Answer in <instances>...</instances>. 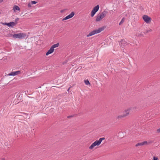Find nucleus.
Here are the masks:
<instances>
[{
    "instance_id": "obj_23",
    "label": "nucleus",
    "mask_w": 160,
    "mask_h": 160,
    "mask_svg": "<svg viewBox=\"0 0 160 160\" xmlns=\"http://www.w3.org/2000/svg\"><path fill=\"white\" fill-rule=\"evenodd\" d=\"M26 115H27V116L26 117V119H29L30 118V116L28 114H25Z\"/></svg>"
},
{
    "instance_id": "obj_7",
    "label": "nucleus",
    "mask_w": 160,
    "mask_h": 160,
    "mask_svg": "<svg viewBox=\"0 0 160 160\" xmlns=\"http://www.w3.org/2000/svg\"><path fill=\"white\" fill-rule=\"evenodd\" d=\"M22 73V71H17L15 72H12L8 74V76H16Z\"/></svg>"
},
{
    "instance_id": "obj_2",
    "label": "nucleus",
    "mask_w": 160,
    "mask_h": 160,
    "mask_svg": "<svg viewBox=\"0 0 160 160\" xmlns=\"http://www.w3.org/2000/svg\"><path fill=\"white\" fill-rule=\"evenodd\" d=\"M105 139V138H100L98 140H96L89 147V149H92L96 146H99L101 143L102 140Z\"/></svg>"
},
{
    "instance_id": "obj_22",
    "label": "nucleus",
    "mask_w": 160,
    "mask_h": 160,
    "mask_svg": "<svg viewBox=\"0 0 160 160\" xmlns=\"http://www.w3.org/2000/svg\"><path fill=\"white\" fill-rule=\"evenodd\" d=\"M12 35V34H11V33H9V34H8L7 35V37H12V35Z\"/></svg>"
},
{
    "instance_id": "obj_10",
    "label": "nucleus",
    "mask_w": 160,
    "mask_h": 160,
    "mask_svg": "<svg viewBox=\"0 0 160 160\" xmlns=\"http://www.w3.org/2000/svg\"><path fill=\"white\" fill-rule=\"evenodd\" d=\"M148 144V143L146 141H144V142H139L137 144L135 145L136 147H138L139 146H142L143 145H147Z\"/></svg>"
},
{
    "instance_id": "obj_13",
    "label": "nucleus",
    "mask_w": 160,
    "mask_h": 160,
    "mask_svg": "<svg viewBox=\"0 0 160 160\" xmlns=\"http://www.w3.org/2000/svg\"><path fill=\"white\" fill-rule=\"evenodd\" d=\"M124 117H124V115L123 114L122 115H118L116 117V120H119Z\"/></svg>"
},
{
    "instance_id": "obj_24",
    "label": "nucleus",
    "mask_w": 160,
    "mask_h": 160,
    "mask_svg": "<svg viewBox=\"0 0 160 160\" xmlns=\"http://www.w3.org/2000/svg\"><path fill=\"white\" fill-rule=\"evenodd\" d=\"M31 3H29L28 4V6L29 8L31 7H32Z\"/></svg>"
},
{
    "instance_id": "obj_19",
    "label": "nucleus",
    "mask_w": 160,
    "mask_h": 160,
    "mask_svg": "<svg viewBox=\"0 0 160 160\" xmlns=\"http://www.w3.org/2000/svg\"><path fill=\"white\" fill-rule=\"evenodd\" d=\"M37 2H36V1H32L31 2V3L32 4H36V3H37Z\"/></svg>"
},
{
    "instance_id": "obj_17",
    "label": "nucleus",
    "mask_w": 160,
    "mask_h": 160,
    "mask_svg": "<svg viewBox=\"0 0 160 160\" xmlns=\"http://www.w3.org/2000/svg\"><path fill=\"white\" fill-rule=\"evenodd\" d=\"M84 82L86 85H90V83L88 80H85L84 81Z\"/></svg>"
},
{
    "instance_id": "obj_21",
    "label": "nucleus",
    "mask_w": 160,
    "mask_h": 160,
    "mask_svg": "<svg viewBox=\"0 0 160 160\" xmlns=\"http://www.w3.org/2000/svg\"><path fill=\"white\" fill-rule=\"evenodd\" d=\"M152 30L151 29H148V30H146V33H148V32H151L152 31Z\"/></svg>"
},
{
    "instance_id": "obj_4",
    "label": "nucleus",
    "mask_w": 160,
    "mask_h": 160,
    "mask_svg": "<svg viewBox=\"0 0 160 160\" xmlns=\"http://www.w3.org/2000/svg\"><path fill=\"white\" fill-rule=\"evenodd\" d=\"M26 35L24 33H19L15 34L12 35V37L15 38L22 39L25 38Z\"/></svg>"
},
{
    "instance_id": "obj_18",
    "label": "nucleus",
    "mask_w": 160,
    "mask_h": 160,
    "mask_svg": "<svg viewBox=\"0 0 160 160\" xmlns=\"http://www.w3.org/2000/svg\"><path fill=\"white\" fill-rule=\"evenodd\" d=\"M124 20H125V19L124 18H123L121 21L120 22H119V25H121V24H122L124 21Z\"/></svg>"
},
{
    "instance_id": "obj_27",
    "label": "nucleus",
    "mask_w": 160,
    "mask_h": 160,
    "mask_svg": "<svg viewBox=\"0 0 160 160\" xmlns=\"http://www.w3.org/2000/svg\"><path fill=\"white\" fill-rule=\"evenodd\" d=\"M64 11V10H62L60 12L61 13H62Z\"/></svg>"
},
{
    "instance_id": "obj_1",
    "label": "nucleus",
    "mask_w": 160,
    "mask_h": 160,
    "mask_svg": "<svg viewBox=\"0 0 160 160\" xmlns=\"http://www.w3.org/2000/svg\"><path fill=\"white\" fill-rule=\"evenodd\" d=\"M107 13V11L105 10L103 12L99 13L96 16V22L100 21L105 17Z\"/></svg>"
},
{
    "instance_id": "obj_14",
    "label": "nucleus",
    "mask_w": 160,
    "mask_h": 160,
    "mask_svg": "<svg viewBox=\"0 0 160 160\" xmlns=\"http://www.w3.org/2000/svg\"><path fill=\"white\" fill-rule=\"evenodd\" d=\"M75 14L74 12H72L69 15L67 16L68 19L72 17Z\"/></svg>"
},
{
    "instance_id": "obj_3",
    "label": "nucleus",
    "mask_w": 160,
    "mask_h": 160,
    "mask_svg": "<svg viewBox=\"0 0 160 160\" xmlns=\"http://www.w3.org/2000/svg\"><path fill=\"white\" fill-rule=\"evenodd\" d=\"M104 28H99L98 29H96L93 30L90 32L89 34L87 35V37H89L94 35L102 31H103Z\"/></svg>"
},
{
    "instance_id": "obj_15",
    "label": "nucleus",
    "mask_w": 160,
    "mask_h": 160,
    "mask_svg": "<svg viewBox=\"0 0 160 160\" xmlns=\"http://www.w3.org/2000/svg\"><path fill=\"white\" fill-rule=\"evenodd\" d=\"M20 9V8L18 6L15 5L13 7V10L14 12L16 10L19 11Z\"/></svg>"
},
{
    "instance_id": "obj_6",
    "label": "nucleus",
    "mask_w": 160,
    "mask_h": 160,
    "mask_svg": "<svg viewBox=\"0 0 160 160\" xmlns=\"http://www.w3.org/2000/svg\"><path fill=\"white\" fill-rule=\"evenodd\" d=\"M144 21L147 23H149L151 22V18L147 15H144L142 16Z\"/></svg>"
},
{
    "instance_id": "obj_25",
    "label": "nucleus",
    "mask_w": 160,
    "mask_h": 160,
    "mask_svg": "<svg viewBox=\"0 0 160 160\" xmlns=\"http://www.w3.org/2000/svg\"><path fill=\"white\" fill-rule=\"evenodd\" d=\"M68 19V18H67V16H66V17L65 18H64L62 19V21H64V20H66Z\"/></svg>"
},
{
    "instance_id": "obj_9",
    "label": "nucleus",
    "mask_w": 160,
    "mask_h": 160,
    "mask_svg": "<svg viewBox=\"0 0 160 160\" xmlns=\"http://www.w3.org/2000/svg\"><path fill=\"white\" fill-rule=\"evenodd\" d=\"M131 110V108H129L124 110L123 114L124 115L125 117L128 116Z\"/></svg>"
},
{
    "instance_id": "obj_16",
    "label": "nucleus",
    "mask_w": 160,
    "mask_h": 160,
    "mask_svg": "<svg viewBox=\"0 0 160 160\" xmlns=\"http://www.w3.org/2000/svg\"><path fill=\"white\" fill-rule=\"evenodd\" d=\"M59 45V43H57L56 44H54L51 47L53 49H54L55 48H57L58 47Z\"/></svg>"
},
{
    "instance_id": "obj_29",
    "label": "nucleus",
    "mask_w": 160,
    "mask_h": 160,
    "mask_svg": "<svg viewBox=\"0 0 160 160\" xmlns=\"http://www.w3.org/2000/svg\"><path fill=\"white\" fill-rule=\"evenodd\" d=\"M69 89H68V91L69 90Z\"/></svg>"
},
{
    "instance_id": "obj_20",
    "label": "nucleus",
    "mask_w": 160,
    "mask_h": 160,
    "mask_svg": "<svg viewBox=\"0 0 160 160\" xmlns=\"http://www.w3.org/2000/svg\"><path fill=\"white\" fill-rule=\"evenodd\" d=\"M158 158L157 157L153 156L152 160H158Z\"/></svg>"
},
{
    "instance_id": "obj_12",
    "label": "nucleus",
    "mask_w": 160,
    "mask_h": 160,
    "mask_svg": "<svg viewBox=\"0 0 160 160\" xmlns=\"http://www.w3.org/2000/svg\"><path fill=\"white\" fill-rule=\"evenodd\" d=\"M54 49H53L51 47L50 48V49H49L48 51V52H46V56H48V55L49 54H51L54 51Z\"/></svg>"
},
{
    "instance_id": "obj_5",
    "label": "nucleus",
    "mask_w": 160,
    "mask_h": 160,
    "mask_svg": "<svg viewBox=\"0 0 160 160\" xmlns=\"http://www.w3.org/2000/svg\"><path fill=\"white\" fill-rule=\"evenodd\" d=\"M99 8V6L98 5H97L94 7L91 11V16L93 17L95 14L96 13L98 10Z\"/></svg>"
},
{
    "instance_id": "obj_26",
    "label": "nucleus",
    "mask_w": 160,
    "mask_h": 160,
    "mask_svg": "<svg viewBox=\"0 0 160 160\" xmlns=\"http://www.w3.org/2000/svg\"><path fill=\"white\" fill-rule=\"evenodd\" d=\"M157 132H158V133H160V128H159L157 129Z\"/></svg>"
},
{
    "instance_id": "obj_8",
    "label": "nucleus",
    "mask_w": 160,
    "mask_h": 160,
    "mask_svg": "<svg viewBox=\"0 0 160 160\" xmlns=\"http://www.w3.org/2000/svg\"><path fill=\"white\" fill-rule=\"evenodd\" d=\"M17 24V21L15 22H11L9 23H4L3 24L4 25H6L8 26L9 27H13V26H15L16 24Z\"/></svg>"
},
{
    "instance_id": "obj_11",
    "label": "nucleus",
    "mask_w": 160,
    "mask_h": 160,
    "mask_svg": "<svg viewBox=\"0 0 160 160\" xmlns=\"http://www.w3.org/2000/svg\"><path fill=\"white\" fill-rule=\"evenodd\" d=\"M127 44V42L124 39L121 40V45L122 47L125 46Z\"/></svg>"
},
{
    "instance_id": "obj_28",
    "label": "nucleus",
    "mask_w": 160,
    "mask_h": 160,
    "mask_svg": "<svg viewBox=\"0 0 160 160\" xmlns=\"http://www.w3.org/2000/svg\"><path fill=\"white\" fill-rule=\"evenodd\" d=\"M1 160H4V159L3 158Z\"/></svg>"
}]
</instances>
